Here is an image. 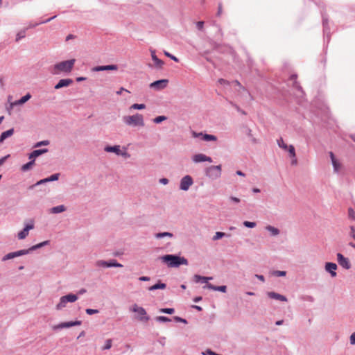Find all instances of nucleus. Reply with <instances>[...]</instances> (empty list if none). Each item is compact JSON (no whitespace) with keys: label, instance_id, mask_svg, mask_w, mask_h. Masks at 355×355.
I'll use <instances>...</instances> for the list:
<instances>
[{"label":"nucleus","instance_id":"423d86ee","mask_svg":"<svg viewBox=\"0 0 355 355\" xmlns=\"http://www.w3.org/2000/svg\"><path fill=\"white\" fill-rule=\"evenodd\" d=\"M33 228L34 221L33 220H30L28 223L25 224L24 229L18 233V239L20 240L26 239V236L28 235L29 231L33 230Z\"/></svg>","mask_w":355,"mask_h":355},{"label":"nucleus","instance_id":"49530a36","mask_svg":"<svg viewBox=\"0 0 355 355\" xmlns=\"http://www.w3.org/2000/svg\"><path fill=\"white\" fill-rule=\"evenodd\" d=\"M166 119H167V118L165 116H159L155 117L153 119V122L155 123H162V121H165Z\"/></svg>","mask_w":355,"mask_h":355},{"label":"nucleus","instance_id":"393cba45","mask_svg":"<svg viewBox=\"0 0 355 355\" xmlns=\"http://www.w3.org/2000/svg\"><path fill=\"white\" fill-rule=\"evenodd\" d=\"M166 287V284L164 283L161 282V281H159L157 284L155 285L150 286L148 288V290L150 291H155L157 289H164Z\"/></svg>","mask_w":355,"mask_h":355},{"label":"nucleus","instance_id":"f704fd0d","mask_svg":"<svg viewBox=\"0 0 355 355\" xmlns=\"http://www.w3.org/2000/svg\"><path fill=\"white\" fill-rule=\"evenodd\" d=\"M26 29H24V28L19 31L16 35L15 41L19 42L21 39L24 38L26 37Z\"/></svg>","mask_w":355,"mask_h":355},{"label":"nucleus","instance_id":"f8f14e48","mask_svg":"<svg viewBox=\"0 0 355 355\" xmlns=\"http://www.w3.org/2000/svg\"><path fill=\"white\" fill-rule=\"evenodd\" d=\"M104 150L107 153H114L117 155L129 157V155L126 152H125V153L121 152V150L120 149V146H119V145H115L113 146H107L105 147Z\"/></svg>","mask_w":355,"mask_h":355},{"label":"nucleus","instance_id":"6e6d98bb","mask_svg":"<svg viewBox=\"0 0 355 355\" xmlns=\"http://www.w3.org/2000/svg\"><path fill=\"white\" fill-rule=\"evenodd\" d=\"M348 216L350 218L355 220V211L351 207L348 209Z\"/></svg>","mask_w":355,"mask_h":355},{"label":"nucleus","instance_id":"e2e57ef3","mask_svg":"<svg viewBox=\"0 0 355 355\" xmlns=\"http://www.w3.org/2000/svg\"><path fill=\"white\" fill-rule=\"evenodd\" d=\"M196 27L198 30L202 31L204 28V21H200L196 23Z\"/></svg>","mask_w":355,"mask_h":355},{"label":"nucleus","instance_id":"dca6fc26","mask_svg":"<svg viewBox=\"0 0 355 355\" xmlns=\"http://www.w3.org/2000/svg\"><path fill=\"white\" fill-rule=\"evenodd\" d=\"M31 98L30 93H27L25 96H22L20 99L10 103V107L12 108L14 106L19 105L25 103Z\"/></svg>","mask_w":355,"mask_h":355},{"label":"nucleus","instance_id":"69168bd1","mask_svg":"<svg viewBox=\"0 0 355 355\" xmlns=\"http://www.w3.org/2000/svg\"><path fill=\"white\" fill-rule=\"evenodd\" d=\"M139 280L141 282H147L150 280V277L147 276H141L139 278Z\"/></svg>","mask_w":355,"mask_h":355},{"label":"nucleus","instance_id":"8fccbe9b","mask_svg":"<svg viewBox=\"0 0 355 355\" xmlns=\"http://www.w3.org/2000/svg\"><path fill=\"white\" fill-rule=\"evenodd\" d=\"M243 224L245 227L248 228H254L257 225L255 222H250L247 220L244 221Z\"/></svg>","mask_w":355,"mask_h":355},{"label":"nucleus","instance_id":"79ce46f5","mask_svg":"<svg viewBox=\"0 0 355 355\" xmlns=\"http://www.w3.org/2000/svg\"><path fill=\"white\" fill-rule=\"evenodd\" d=\"M155 320L158 322H171V320L166 316H157Z\"/></svg>","mask_w":355,"mask_h":355},{"label":"nucleus","instance_id":"bf43d9fd","mask_svg":"<svg viewBox=\"0 0 355 355\" xmlns=\"http://www.w3.org/2000/svg\"><path fill=\"white\" fill-rule=\"evenodd\" d=\"M164 54H165L167 57L170 58L171 60H174L175 62H178V61H179V60H178V58H176V57H175V56H174L173 55H171V53H169L168 52L165 51V52H164Z\"/></svg>","mask_w":355,"mask_h":355},{"label":"nucleus","instance_id":"c9c22d12","mask_svg":"<svg viewBox=\"0 0 355 355\" xmlns=\"http://www.w3.org/2000/svg\"><path fill=\"white\" fill-rule=\"evenodd\" d=\"M67 303V302L66 300H64V297L63 296L61 297L60 299V302L56 305V309L57 310L62 309L63 308H64L66 306Z\"/></svg>","mask_w":355,"mask_h":355},{"label":"nucleus","instance_id":"0e129e2a","mask_svg":"<svg viewBox=\"0 0 355 355\" xmlns=\"http://www.w3.org/2000/svg\"><path fill=\"white\" fill-rule=\"evenodd\" d=\"M174 320L176 321V322H183L184 324H187V321L184 319V318H182L180 317H178V316H175L174 317Z\"/></svg>","mask_w":355,"mask_h":355},{"label":"nucleus","instance_id":"13d9d810","mask_svg":"<svg viewBox=\"0 0 355 355\" xmlns=\"http://www.w3.org/2000/svg\"><path fill=\"white\" fill-rule=\"evenodd\" d=\"M349 236L355 241V227L352 225L349 227Z\"/></svg>","mask_w":355,"mask_h":355},{"label":"nucleus","instance_id":"052dcab7","mask_svg":"<svg viewBox=\"0 0 355 355\" xmlns=\"http://www.w3.org/2000/svg\"><path fill=\"white\" fill-rule=\"evenodd\" d=\"M302 300L304 301L310 302H314V297L311 295H305V296L302 297Z\"/></svg>","mask_w":355,"mask_h":355},{"label":"nucleus","instance_id":"f03ea898","mask_svg":"<svg viewBox=\"0 0 355 355\" xmlns=\"http://www.w3.org/2000/svg\"><path fill=\"white\" fill-rule=\"evenodd\" d=\"M160 259L170 268H178L181 265L187 266L189 264L186 258L176 254H166L161 257Z\"/></svg>","mask_w":355,"mask_h":355},{"label":"nucleus","instance_id":"680f3d73","mask_svg":"<svg viewBox=\"0 0 355 355\" xmlns=\"http://www.w3.org/2000/svg\"><path fill=\"white\" fill-rule=\"evenodd\" d=\"M86 313L88 315H92V314L98 313V309H87Z\"/></svg>","mask_w":355,"mask_h":355},{"label":"nucleus","instance_id":"7c9ffc66","mask_svg":"<svg viewBox=\"0 0 355 355\" xmlns=\"http://www.w3.org/2000/svg\"><path fill=\"white\" fill-rule=\"evenodd\" d=\"M63 297L64 300H66L67 302H74L78 299L77 295L73 293H69Z\"/></svg>","mask_w":355,"mask_h":355},{"label":"nucleus","instance_id":"ea45409f","mask_svg":"<svg viewBox=\"0 0 355 355\" xmlns=\"http://www.w3.org/2000/svg\"><path fill=\"white\" fill-rule=\"evenodd\" d=\"M224 236H229V235H227L224 232H217L215 235L213 237V240L214 241H216V240H218Z\"/></svg>","mask_w":355,"mask_h":355},{"label":"nucleus","instance_id":"9b49d317","mask_svg":"<svg viewBox=\"0 0 355 355\" xmlns=\"http://www.w3.org/2000/svg\"><path fill=\"white\" fill-rule=\"evenodd\" d=\"M81 324L80 321L76 320L75 322L68 321L64 322L58 324V325H55L53 327V330L58 331L63 328H69L71 327H73L75 325H80Z\"/></svg>","mask_w":355,"mask_h":355},{"label":"nucleus","instance_id":"58836bf2","mask_svg":"<svg viewBox=\"0 0 355 355\" xmlns=\"http://www.w3.org/2000/svg\"><path fill=\"white\" fill-rule=\"evenodd\" d=\"M15 257H17L15 252H12L3 256L2 258V261H6L7 260L14 259Z\"/></svg>","mask_w":355,"mask_h":355},{"label":"nucleus","instance_id":"6e6552de","mask_svg":"<svg viewBox=\"0 0 355 355\" xmlns=\"http://www.w3.org/2000/svg\"><path fill=\"white\" fill-rule=\"evenodd\" d=\"M168 79H161L156 81L153 82L150 84V87L157 91L162 90L166 88L168 85Z\"/></svg>","mask_w":355,"mask_h":355},{"label":"nucleus","instance_id":"603ef678","mask_svg":"<svg viewBox=\"0 0 355 355\" xmlns=\"http://www.w3.org/2000/svg\"><path fill=\"white\" fill-rule=\"evenodd\" d=\"M272 275L276 277H284L286 275V272L282 270H275L272 272Z\"/></svg>","mask_w":355,"mask_h":355},{"label":"nucleus","instance_id":"a878e982","mask_svg":"<svg viewBox=\"0 0 355 355\" xmlns=\"http://www.w3.org/2000/svg\"><path fill=\"white\" fill-rule=\"evenodd\" d=\"M297 75L293 74L291 76V79L293 80V87L298 90L302 94H304V91L302 90V87L300 85L299 83L296 80Z\"/></svg>","mask_w":355,"mask_h":355},{"label":"nucleus","instance_id":"4d7b16f0","mask_svg":"<svg viewBox=\"0 0 355 355\" xmlns=\"http://www.w3.org/2000/svg\"><path fill=\"white\" fill-rule=\"evenodd\" d=\"M46 182H49V181L48 180L47 178H44V179H42V180H40L35 184L33 185L31 187V188H33L35 186H38V185H40V184H42L46 183Z\"/></svg>","mask_w":355,"mask_h":355},{"label":"nucleus","instance_id":"ddd939ff","mask_svg":"<svg viewBox=\"0 0 355 355\" xmlns=\"http://www.w3.org/2000/svg\"><path fill=\"white\" fill-rule=\"evenodd\" d=\"M325 270L330 273L332 277H335L337 275L336 270L337 269V265L335 263L327 262L325 263Z\"/></svg>","mask_w":355,"mask_h":355},{"label":"nucleus","instance_id":"7ed1b4c3","mask_svg":"<svg viewBox=\"0 0 355 355\" xmlns=\"http://www.w3.org/2000/svg\"><path fill=\"white\" fill-rule=\"evenodd\" d=\"M123 121L128 125L144 126V117L141 114L137 113L132 116H123Z\"/></svg>","mask_w":355,"mask_h":355},{"label":"nucleus","instance_id":"b1692460","mask_svg":"<svg viewBox=\"0 0 355 355\" xmlns=\"http://www.w3.org/2000/svg\"><path fill=\"white\" fill-rule=\"evenodd\" d=\"M14 133V129L10 128L6 131H4L1 133L0 136V143L3 142L6 138L12 136Z\"/></svg>","mask_w":355,"mask_h":355},{"label":"nucleus","instance_id":"39448f33","mask_svg":"<svg viewBox=\"0 0 355 355\" xmlns=\"http://www.w3.org/2000/svg\"><path fill=\"white\" fill-rule=\"evenodd\" d=\"M205 175L212 180H215L221 176V165L209 166L205 168Z\"/></svg>","mask_w":355,"mask_h":355},{"label":"nucleus","instance_id":"c85d7f7f","mask_svg":"<svg viewBox=\"0 0 355 355\" xmlns=\"http://www.w3.org/2000/svg\"><path fill=\"white\" fill-rule=\"evenodd\" d=\"M66 210V207H64V205H58V206H55V207H53L51 209V212L53 213V214H59V213H61V212H63Z\"/></svg>","mask_w":355,"mask_h":355},{"label":"nucleus","instance_id":"6ab92c4d","mask_svg":"<svg viewBox=\"0 0 355 355\" xmlns=\"http://www.w3.org/2000/svg\"><path fill=\"white\" fill-rule=\"evenodd\" d=\"M49 150L47 148H42L34 150L31 153L29 154L28 159H34L35 161V158L39 157L40 155L47 153Z\"/></svg>","mask_w":355,"mask_h":355},{"label":"nucleus","instance_id":"72a5a7b5","mask_svg":"<svg viewBox=\"0 0 355 355\" xmlns=\"http://www.w3.org/2000/svg\"><path fill=\"white\" fill-rule=\"evenodd\" d=\"M49 243H50L49 241H44L37 243L35 245H33L32 247H31V250H32V252H33V251L37 250L42 247L49 245Z\"/></svg>","mask_w":355,"mask_h":355},{"label":"nucleus","instance_id":"1a4fd4ad","mask_svg":"<svg viewBox=\"0 0 355 355\" xmlns=\"http://www.w3.org/2000/svg\"><path fill=\"white\" fill-rule=\"evenodd\" d=\"M191 159L193 162L198 164V163H202L205 162H208L209 163L212 162V158L211 157H209L203 153H198L192 156Z\"/></svg>","mask_w":355,"mask_h":355},{"label":"nucleus","instance_id":"09e8293b","mask_svg":"<svg viewBox=\"0 0 355 355\" xmlns=\"http://www.w3.org/2000/svg\"><path fill=\"white\" fill-rule=\"evenodd\" d=\"M146 107L145 104L135 103L131 105L130 108L134 110H143Z\"/></svg>","mask_w":355,"mask_h":355},{"label":"nucleus","instance_id":"37998d69","mask_svg":"<svg viewBox=\"0 0 355 355\" xmlns=\"http://www.w3.org/2000/svg\"><path fill=\"white\" fill-rule=\"evenodd\" d=\"M160 313H166V314H173L175 313V309L173 308H164L159 310Z\"/></svg>","mask_w":355,"mask_h":355},{"label":"nucleus","instance_id":"cd10ccee","mask_svg":"<svg viewBox=\"0 0 355 355\" xmlns=\"http://www.w3.org/2000/svg\"><path fill=\"white\" fill-rule=\"evenodd\" d=\"M266 230H268L272 236H277L280 233V231L278 228L271 225H267L266 227Z\"/></svg>","mask_w":355,"mask_h":355},{"label":"nucleus","instance_id":"c03bdc74","mask_svg":"<svg viewBox=\"0 0 355 355\" xmlns=\"http://www.w3.org/2000/svg\"><path fill=\"white\" fill-rule=\"evenodd\" d=\"M277 144H278L279 147L281 148H283L284 150H287V148H288L287 144H286L284 143L282 138L277 139Z\"/></svg>","mask_w":355,"mask_h":355},{"label":"nucleus","instance_id":"412c9836","mask_svg":"<svg viewBox=\"0 0 355 355\" xmlns=\"http://www.w3.org/2000/svg\"><path fill=\"white\" fill-rule=\"evenodd\" d=\"M150 53H151L152 60H153L155 67L159 69L162 68V66L164 65V62L157 57V55L155 54V50L150 49Z\"/></svg>","mask_w":355,"mask_h":355},{"label":"nucleus","instance_id":"f257e3e1","mask_svg":"<svg viewBox=\"0 0 355 355\" xmlns=\"http://www.w3.org/2000/svg\"><path fill=\"white\" fill-rule=\"evenodd\" d=\"M75 62V59L58 62L53 65L51 73L53 75H58L61 73L68 74L73 69Z\"/></svg>","mask_w":355,"mask_h":355},{"label":"nucleus","instance_id":"5fc2aeb1","mask_svg":"<svg viewBox=\"0 0 355 355\" xmlns=\"http://www.w3.org/2000/svg\"><path fill=\"white\" fill-rule=\"evenodd\" d=\"M192 137L194 138H198L200 137L202 140V135H204L205 133L203 132H196L195 131L192 132Z\"/></svg>","mask_w":355,"mask_h":355},{"label":"nucleus","instance_id":"2f4dec72","mask_svg":"<svg viewBox=\"0 0 355 355\" xmlns=\"http://www.w3.org/2000/svg\"><path fill=\"white\" fill-rule=\"evenodd\" d=\"M217 137L213 135L205 134L202 135V140L206 141H216Z\"/></svg>","mask_w":355,"mask_h":355},{"label":"nucleus","instance_id":"0eeeda50","mask_svg":"<svg viewBox=\"0 0 355 355\" xmlns=\"http://www.w3.org/2000/svg\"><path fill=\"white\" fill-rule=\"evenodd\" d=\"M193 184V180L191 176L187 175L184 176L180 182V189L182 191L189 190V187Z\"/></svg>","mask_w":355,"mask_h":355},{"label":"nucleus","instance_id":"774afa93","mask_svg":"<svg viewBox=\"0 0 355 355\" xmlns=\"http://www.w3.org/2000/svg\"><path fill=\"white\" fill-rule=\"evenodd\" d=\"M159 183L166 185L168 183V180L166 178H163L159 179Z\"/></svg>","mask_w":355,"mask_h":355},{"label":"nucleus","instance_id":"c756f323","mask_svg":"<svg viewBox=\"0 0 355 355\" xmlns=\"http://www.w3.org/2000/svg\"><path fill=\"white\" fill-rule=\"evenodd\" d=\"M155 237L156 239H162L164 237H169V238H173V234L171 232H159V233H157L155 234Z\"/></svg>","mask_w":355,"mask_h":355},{"label":"nucleus","instance_id":"4c0bfd02","mask_svg":"<svg viewBox=\"0 0 355 355\" xmlns=\"http://www.w3.org/2000/svg\"><path fill=\"white\" fill-rule=\"evenodd\" d=\"M96 267L108 268V261L98 260L95 263Z\"/></svg>","mask_w":355,"mask_h":355},{"label":"nucleus","instance_id":"3c124183","mask_svg":"<svg viewBox=\"0 0 355 355\" xmlns=\"http://www.w3.org/2000/svg\"><path fill=\"white\" fill-rule=\"evenodd\" d=\"M49 143L50 142H49V140H43V141L37 142L34 145V147L35 148H37V147H40V146H48L49 144Z\"/></svg>","mask_w":355,"mask_h":355},{"label":"nucleus","instance_id":"9d476101","mask_svg":"<svg viewBox=\"0 0 355 355\" xmlns=\"http://www.w3.org/2000/svg\"><path fill=\"white\" fill-rule=\"evenodd\" d=\"M337 261L338 264L345 270H349L351 268V263L348 258L344 257L341 253H338Z\"/></svg>","mask_w":355,"mask_h":355},{"label":"nucleus","instance_id":"2eb2a0df","mask_svg":"<svg viewBox=\"0 0 355 355\" xmlns=\"http://www.w3.org/2000/svg\"><path fill=\"white\" fill-rule=\"evenodd\" d=\"M72 83H73V80L71 78L61 79L55 85L54 88L55 89H61L64 87H68Z\"/></svg>","mask_w":355,"mask_h":355},{"label":"nucleus","instance_id":"864d4df0","mask_svg":"<svg viewBox=\"0 0 355 355\" xmlns=\"http://www.w3.org/2000/svg\"><path fill=\"white\" fill-rule=\"evenodd\" d=\"M60 173H54L51 175L50 177H48V180L49 182L56 181L59 179Z\"/></svg>","mask_w":355,"mask_h":355},{"label":"nucleus","instance_id":"aec40b11","mask_svg":"<svg viewBox=\"0 0 355 355\" xmlns=\"http://www.w3.org/2000/svg\"><path fill=\"white\" fill-rule=\"evenodd\" d=\"M322 25L324 35L327 37V40L329 41L330 35V28L328 26V19L324 15H322Z\"/></svg>","mask_w":355,"mask_h":355},{"label":"nucleus","instance_id":"4468645a","mask_svg":"<svg viewBox=\"0 0 355 355\" xmlns=\"http://www.w3.org/2000/svg\"><path fill=\"white\" fill-rule=\"evenodd\" d=\"M267 295L270 299H274V300L282 301V302H287L288 301L286 296L281 295L279 293L273 292V291L268 292Z\"/></svg>","mask_w":355,"mask_h":355},{"label":"nucleus","instance_id":"e433bc0d","mask_svg":"<svg viewBox=\"0 0 355 355\" xmlns=\"http://www.w3.org/2000/svg\"><path fill=\"white\" fill-rule=\"evenodd\" d=\"M31 252H32V250H31V248H29L28 249H23V250H18V251H15V253H16L17 257H18L20 256H24V255L28 254L31 253Z\"/></svg>","mask_w":355,"mask_h":355},{"label":"nucleus","instance_id":"de8ad7c7","mask_svg":"<svg viewBox=\"0 0 355 355\" xmlns=\"http://www.w3.org/2000/svg\"><path fill=\"white\" fill-rule=\"evenodd\" d=\"M332 165L334 172L338 173L340 166V163L337 160H333Z\"/></svg>","mask_w":355,"mask_h":355},{"label":"nucleus","instance_id":"473e14b6","mask_svg":"<svg viewBox=\"0 0 355 355\" xmlns=\"http://www.w3.org/2000/svg\"><path fill=\"white\" fill-rule=\"evenodd\" d=\"M122 268L123 265L119 263L116 259H110L108 261V268Z\"/></svg>","mask_w":355,"mask_h":355},{"label":"nucleus","instance_id":"bb28decb","mask_svg":"<svg viewBox=\"0 0 355 355\" xmlns=\"http://www.w3.org/2000/svg\"><path fill=\"white\" fill-rule=\"evenodd\" d=\"M35 164V160L34 159H30V161L22 165L21 167V171L22 172H26V171H29L30 169L32 168L33 166Z\"/></svg>","mask_w":355,"mask_h":355},{"label":"nucleus","instance_id":"a211bd4d","mask_svg":"<svg viewBox=\"0 0 355 355\" xmlns=\"http://www.w3.org/2000/svg\"><path fill=\"white\" fill-rule=\"evenodd\" d=\"M56 17V15H54L49 19H46L45 20H42V21H40L38 22H35V23H33V22H29V24H28L27 27L24 28V29H26L28 30V29H31V28H35L36 26L40 25V24H46V23H48L49 21H51V20H53V19H55Z\"/></svg>","mask_w":355,"mask_h":355},{"label":"nucleus","instance_id":"338daca9","mask_svg":"<svg viewBox=\"0 0 355 355\" xmlns=\"http://www.w3.org/2000/svg\"><path fill=\"white\" fill-rule=\"evenodd\" d=\"M202 355H212L213 354V351L211 350L210 349H207L205 351L202 352Z\"/></svg>","mask_w":355,"mask_h":355},{"label":"nucleus","instance_id":"4be33fe9","mask_svg":"<svg viewBox=\"0 0 355 355\" xmlns=\"http://www.w3.org/2000/svg\"><path fill=\"white\" fill-rule=\"evenodd\" d=\"M204 288H207L209 290L215 291H220L223 293H225L227 291L226 286H214L211 284H207Z\"/></svg>","mask_w":355,"mask_h":355},{"label":"nucleus","instance_id":"f3484780","mask_svg":"<svg viewBox=\"0 0 355 355\" xmlns=\"http://www.w3.org/2000/svg\"><path fill=\"white\" fill-rule=\"evenodd\" d=\"M118 66L116 64H110L105 66H97L92 69L93 71H109V70H117Z\"/></svg>","mask_w":355,"mask_h":355},{"label":"nucleus","instance_id":"a19ab883","mask_svg":"<svg viewBox=\"0 0 355 355\" xmlns=\"http://www.w3.org/2000/svg\"><path fill=\"white\" fill-rule=\"evenodd\" d=\"M287 150L291 158H295L296 157L295 148L293 145L288 146Z\"/></svg>","mask_w":355,"mask_h":355},{"label":"nucleus","instance_id":"a18cd8bd","mask_svg":"<svg viewBox=\"0 0 355 355\" xmlns=\"http://www.w3.org/2000/svg\"><path fill=\"white\" fill-rule=\"evenodd\" d=\"M112 347V340L107 339L105 340V345L102 347V350L110 349Z\"/></svg>","mask_w":355,"mask_h":355},{"label":"nucleus","instance_id":"20e7f679","mask_svg":"<svg viewBox=\"0 0 355 355\" xmlns=\"http://www.w3.org/2000/svg\"><path fill=\"white\" fill-rule=\"evenodd\" d=\"M130 310L135 313V319L140 322H147L150 320L145 309L137 304H133Z\"/></svg>","mask_w":355,"mask_h":355},{"label":"nucleus","instance_id":"5701e85b","mask_svg":"<svg viewBox=\"0 0 355 355\" xmlns=\"http://www.w3.org/2000/svg\"><path fill=\"white\" fill-rule=\"evenodd\" d=\"M193 279H194V281L198 283V282H200V283H207V284H208L207 282L209 280H211L212 279V277H203V276H201V275H195L194 277H193Z\"/></svg>","mask_w":355,"mask_h":355}]
</instances>
